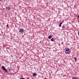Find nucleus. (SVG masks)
<instances>
[{
  "label": "nucleus",
  "instance_id": "obj_12",
  "mask_svg": "<svg viewBox=\"0 0 79 79\" xmlns=\"http://www.w3.org/2000/svg\"><path fill=\"white\" fill-rule=\"evenodd\" d=\"M20 79H25V78H24L22 77V78H20Z\"/></svg>",
  "mask_w": 79,
  "mask_h": 79
},
{
  "label": "nucleus",
  "instance_id": "obj_15",
  "mask_svg": "<svg viewBox=\"0 0 79 79\" xmlns=\"http://www.w3.org/2000/svg\"><path fill=\"white\" fill-rule=\"evenodd\" d=\"M9 71H11V69H9Z\"/></svg>",
  "mask_w": 79,
  "mask_h": 79
},
{
  "label": "nucleus",
  "instance_id": "obj_14",
  "mask_svg": "<svg viewBox=\"0 0 79 79\" xmlns=\"http://www.w3.org/2000/svg\"><path fill=\"white\" fill-rule=\"evenodd\" d=\"M78 18H79V15H78Z\"/></svg>",
  "mask_w": 79,
  "mask_h": 79
},
{
  "label": "nucleus",
  "instance_id": "obj_13",
  "mask_svg": "<svg viewBox=\"0 0 79 79\" xmlns=\"http://www.w3.org/2000/svg\"><path fill=\"white\" fill-rule=\"evenodd\" d=\"M78 35L79 36V31H78Z\"/></svg>",
  "mask_w": 79,
  "mask_h": 79
},
{
  "label": "nucleus",
  "instance_id": "obj_9",
  "mask_svg": "<svg viewBox=\"0 0 79 79\" xmlns=\"http://www.w3.org/2000/svg\"><path fill=\"white\" fill-rule=\"evenodd\" d=\"M74 59L75 60V62H76V61H77V59H76V57H74Z\"/></svg>",
  "mask_w": 79,
  "mask_h": 79
},
{
  "label": "nucleus",
  "instance_id": "obj_5",
  "mask_svg": "<svg viewBox=\"0 0 79 79\" xmlns=\"http://www.w3.org/2000/svg\"><path fill=\"white\" fill-rule=\"evenodd\" d=\"M65 27H66V25L65 24H63L62 27V29H64Z\"/></svg>",
  "mask_w": 79,
  "mask_h": 79
},
{
  "label": "nucleus",
  "instance_id": "obj_8",
  "mask_svg": "<svg viewBox=\"0 0 79 79\" xmlns=\"http://www.w3.org/2000/svg\"><path fill=\"white\" fill-rule=\"evenodd\" d=\"M54 40H55V39H54L53 38H52L51 39V41H52V42H54Z\"/></svg>",
  "mask_w": 79,
  "mask_h": 79
},
{
  "label": "nucleus",
  "instance_id": "obj_17",
  "mask_svg": "<svg viewBox=\"0 0 79 79\" xmlns=\"http://www.w3.org/2000/svg\"><path fill=\"white\" fill-rule=\"evenodd\" d=\"M3 0H0V1H2Z\"/></svg>",
  "mask_w": 79,
  "mask_h": 79
},
{
  "label": "nucleus",
  "instance_id": "obj_1",
  "mask_svg": "<svg viewBox=\"0 0 79 79\" xmlns=\"http://www.w3.org/2000/svg\"><path fill=\"white\" fill-rule=\"evenodd\" d=\"M65 52L66 54H69L71 53V50L68 48H65Z\"/></svg>",
  "mask_w": 79,
  "mask_h": 79
},
{
  "label": "nucleus",
  "instance_id": "obj_11",
  "mask_svg": "<svg viewBox=\"0 0 79 79\" xmlns=\"http://www.w3.org/2000/svg\"><path fill=\"white\" fill-rule=\"evenodd\" d=\"M72 79H77L76 77H73L72 78Z\"/></svg>",
  "mask_w": 79,
  "mask_h": 79
},
{
  "label": "nucleus",
  "instance_id": "obj_7",
  "mask_svg": "<svg viewBox=\"0 0 79 79\" xmlns=\"http://www.w3.org/2000/svg\"><path fill=\"white\" fill-rule=\"evenodd\" d=\"M52 35H49L48 36V39H51V38H52Z\"/></svg>",
  "mask_w": 79,
  "mask_h": 79
},
{
  "label": "nucleus",
  "instance_id": "obj_4",
  "mask_svg": "<svg viewBox=\"0 0 79 79\" xmlns=\"http://www.w3.org/2000/svg\"><path fill=\"white\" fill-rule=\"evenodd\" d=\"M6 8L7 10H11V8L9 7H6Z\"/></svg>",
  "mask_w": 79,
  "mask_h": 79
},
{
  "label": "nucleus",
  "instance_id": "obj_3",
  "mask_svg": "<svg viewBox=\"0 0 79 79\" xmlns=\"http://www.w3.org/2000/svg\"><path fill=\"white\" fill-rule=\"evenodd\" d=\"M2 69H3V70L5 71H6V72H8V71H7V70H6V68H5V66H2Z\"/></svg>",
  "mask_w": 79,
  "mask_h": 79
},
{
  "label": "nucleus",
  "instance_id": "obj_10",
  "mask_svg": "<svg viewBox=\"0 0 79 79\" xmlns=\"http://www.w3.org/2000/svg\"><path fill=\"white\" fill-rule=\"evenodd\" d=\"M63 24L62 23H60L59 25V27H61V25Z\"/></svg>",
  "mask_w": 79,
  "mask_h": 79
},
{
  "label": "nucleus",
  "instance_id": "obj_2",
  "mask_svg": "<svg viewBox=\"0 0 79 79\" xmlns=\"http://www.w3.org/2000/svg\"><path fill=\"white\" fill-rule=\"evenodd\" d=\"M24 32V30L22 28H21L19 30V32H20V33L23 34Z\"/></svg>",
  "mask_w": 79,
  "mask_h": 79
},
{
  "label": "nucleus",
  "instance_id": "obj_6",
  "mask_svg": "<svg viewBox=\"0 0 79 79\" xmlns=\"http://www.w3.org/2000/svg\"><path fill=\"white\" fill-rule=\"evenodd\" d=\"M33 76H34V77H35V76H37V73H34L33 74Z\"/></svg>",
  "mask_w": 79,
  "mask_h": 79
},
{
  "label": "nucleus",
  "instance_id": "obj_16",
  "mask_svg": "<svg viewBox=\"0 0 79 79\" xmlns=\"http://www.w3.org/2000/svg\"><path fill=\"white\" fill-rule=\"evenodd\" d=\"M6 26H7V27H8V25H7Z\"/></svg>",
  "mask_w": 79,
  "mask_h": 79
}]
</instances>
